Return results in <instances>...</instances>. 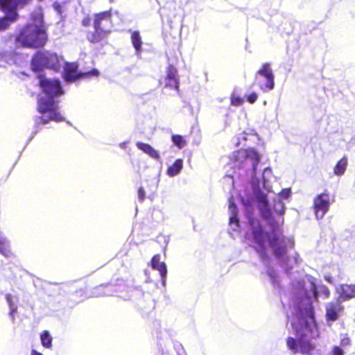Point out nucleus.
<instances>
[{"mask_svg":"<svg viewBox=\"0 0 355 355\" xmlns=\"http://www.w3.org/2000/svg\"><path fill=\"white\" fill-rule=\"evenodd\" d=\"M39 80L38 85L42 93L46 97L37 99V110L42 116L39 117V123L45 125L50 121L57 123L65 121V118L59 112V105L55 98L64 94V91L58 79L47 78L44 74L37 76Z\"/></svg>","mask_w":355,"mask_h":355,"instance_id":"obj_1","label":"nucleus"},{"mask_svg":"<svg viewBox=\"0 0 355 355\" xmlns=\"http://www.w3.org/2000/svg\"><path fill=\"white\" fill-rule=\"evenodd\" d=\"M248 223L251 226V232L248 239L262 258L267 256L266 242L272 248L274 256L279 259L286 255L288 243H290L291 248L293 247V241L284 236L282 232L278 233L275 229L270 232H266L259 220L254 218H250Z\"/></svg>","mask_w":355,"mask_h":355,"instance_id":"obj_2","label":"nucleus"},{"mask_svg":"<svg viewBox=\"0 0 355 355\" xmlns=\"http://www.w3.org/2000/svg\"><path fill=\"white\" fill-rule=\"evenodd\" d=\"M296 338L288 336L286 338L288 349L294 354L312 355L315 349V345L309 338H318L320 336L315 321L314 313L311 307L307 310V318L303 317L298 324L295 327Z\"/></svg>","mask_w":355,"mask_h":355,"instance_id":"obj_3","label":"nucleus"},{"mask_svg":"<svg viewBox=\"0 0 355 355\" xmlns=\"http://www.w3.org/2000/svg\"><path fill=\"white\" fill-rule=\"evenodd\" d=\"M112 9L95 12L91 17L85 15L81 20L83 27L92 25V31L86 33L87 40L93 44L104 46L108 44V37L112 33L114 26Z\"/></svg>","mask_w":355,"mask_h":355,"instance_id":"obj_4","label":"nucleus"},{"mask_svg":"<svg viewBox=\"0 0 355 355\" xmlns=\"http://www.w3.org/2000/svg\"><path fill=\"white\" fill-rule=\"evenodd\" d=\"M15 43L23 48L43 47L48 41V35L43 26L27 24L24 26L15 39Z\"/></svg>","mask_w":355,"mask_h":355,"instance_id":"obj_5","label":"nucleus"},{"mask_svg":"<svg viewBox=\"0 0 355 355\" xmlns=\"http://www.w3.org/2000/svg\"><path fill=\"white\" fill-rule=\"evenodd\" d=\"M59 64L58 56L55 53L49 51H37L31 61V67L33 71L39 72L43 68H55Z\"/></svg>","mask_w":355,"mask_h":355,"instance_id":"obj_6","label":"nucleus"},{"mask_svg":"<svg viewBox=\"0 0 355 355\" xmlns=\"http://www.w3.org/2000/svg\"><path fill=\"white\" fill-rule=\"evenodd\" d=\"M230 159L237 166H243L248 161H250L254 170L260 162V155L253 148H240L230 155Z\"/></svg>","mask_w":355,"mask_h":355,"instance_id":"obj_7","label":"nucleus"},{"mask_svg":"<svg viewBox=\"0 0 355 355\" xmlns=\"http://www.w3.org/2000/svg\"><path fill=\"white\" fill-rule=\"evenodd\" d=\"M257 84L263 92L272 90L275 87V76L269 62L263 63L255 74L254 85Z\"/></svg>","mask_w":355,"mask_h":355,"instance_id":"obj_8","label":"nucleus"},{"mask_svg":"<svg viewBox=\"0 0 355 355\" xmlns=\"http://www.w3.org/2000/svg\"><path fill=\"white\" fill-rule=\"evenodd\" d=\"M76 62H66L63 71V78L66 82H75L80 79L90 78L99 76L98 69L94 68L88 71L79 72Z\"/></svg>","mask_w":355,"mask_h":355,"instance_id":"obj_9","label":"nucleus"},{"mask_svg":"<svg viewBox=\"0 0 355 355\" xmlns=\"http://www.w3.org/2000/svg\"><path fill=\"white\" fill-rule=\"evenodd\" d=\"M9 4L8 0H0V9L6 15L0 17V32L8 29L18 17L17 9L11 8Z\"/></svg>","mask_w":355,"mask_h":355,"instance_id":"obj_10","label":"nucleus"},{"mask_svg":"<svg viewBox=\"0 0 355 355\" xmlns=\"http://www.w3.org/2000/svg\"><path fill=\"white\" fill-rule=\"evenodd\" d=\"M330 198L327 191L318 194L313 199V209L318 219H321L329 209Z\"/></svg>","mask_w":355,"mask_h":355,"instance_id":"obj_11","label":"nucleus"},{"mask_svg":"<svg viewBox=\"0 0 355 355\" xmlns=\"http://www.w3.org/2000/svg\"><path fill=\"white\" fill-rule=\"evenodd\" d=\"M178 71L177 68L172 64H168L166 70L164 87L175 89L180 92Z\"/></svg>","mask_w":355,"mask_h":355,"instance_id":"obj_12","label":"nucleus"},{"mask_svg":"<svg viewBox=\"0 0 355 355\" xmlns=\"http://www.w3.org/2000/svg\"><path fill=\"white\" fill-rule=\"evenodd\" d=\"M150 266L153 269L159 272L162 282L164 284L167 275V269L166 263L161 261V256L159 254H156L152 257Z\"/></svg>","mask_w":355,"mask_h":355,"instance_id":"obj_13","label":"nucleus"},{"mask_svg":"<svg viewBox=\"0 0 355 355\" xmlns=\"http://www.w3.org/2000/svg\"><path fill=\"white\" fill-rule=\"evenodd\" d=\"M343 310L339 303H330L326 306V318L327 320L336 321L338 318V313Z\"/></svg>","mask_w":355,"mask_h":355,"instance_id":"obj_14","label":"nucleus"},{"mask_svg":"<svg viewBox=\"0 0 355 355\" xmlns=\"http://www.w3.org/2000/svg\"><path fill=\"white\" fill-rule=\"evenodd\" d=\"M136 146L139 150L149 155L150 157L157 160L160 159L159 153L150 144L138 141L136 143Z\"/></svg>","mask_w":355,"mask_h":355,"instance_id":"obj_15","label":"nucleus"},{"mask_svg":"<svg viewBox=\"0 0 355 355\" xmlns=\"http://www.w3.org/2000/svg\"><path fill=\"white\" fill-rule=\"evenodd\" d=\"M339 294L342 299L349 300L355 297V284H342L339 288Z\"/></svg>","mask_w":355,"mask_h":355,"instance_id":"obj_16","label":"nucleus"},{"mask_svg":"<svg viewBox=\"0 0 355 355\" xmlns=\"http://www.w3.org/2000/svg\"><path fill=\"white\" fill-rule=\"evenodd\" d=\"M183 167V161L182 159H177L171 166L167 168L166 173L171 177L178 175Z\"/></svg>","mask_w":355,"mask_h":355,"instance_id":"obj_17","label":"nucleus"},{"mask_svg":"<svg viewBox=\"0 0 355 355\" xmlns=\"http://www.w3.org/2000/svg\"><path fill=\"white\" fill-rule=\"evenodd\" d=\"M347 157L346 156H344L339 159L334 168V174L338 176L344 174L347 168Z\"/></svg>","mask_w":355,"mask_h":355,"instance_id":"obj_18","label":"nucleus"},{"mask_svg":"<svg viewBox=\"0 0 355 355\" xmlns=\"http://www.w3.org/2000/svg\"><path fill=\"white\" fill-rule=\"evenodd\" d=\"M131 42L132 46L135 49L137 52H141L142 49V40L138 31H135L131 33Z\"/></svg>","mask_w":355,"mask_h":355,"instance_id":"obj_19","label":"nucleus"},{"mask_svg":"<svg viewBox=\"0 0 355 355\" xmlns=\"http://www.w3.org/2000/svg\"><path fill=\"white\" fill-rule=\"evenodd\" d=\"M40 340L42 345L47 349H50L52 347L53 338L50 335L49 332L46 330L43 331L40 334Z\"/></svg>","mask_w":355,"mask_h":355,"instance_id":"obj_20","label":"nucleus"},{"mask_svg":"<svg viewBox=\"0 0 355 355\" xmlns=\"http://www.w3.org/2000/svg\"><path fill=\"white\" fill-rule=\"evenodd\" d=\"M0 253L5 257H9L11 255V250L8 242L5 239L0 237Z\"/></svg>","mask_w":355,"mask_h":355,"instance_id":"obj_21","label":"nucleus"},{"mask_svg":"<svg viewBox=\"0 0 355 355\" xmlns=\"http://www.w3.org/2000/svg\"><path fill=\"white\" fill-rule=\"evenodd\" d=\"M171 139L173 144L177 146L179 148H182L186 144V141L184 139L182 136L180 135H174L172 136Z\"/></svg>","mask_w":355,"mask_h":355,"instance_id":"obj_22","label":"nucleus"},{"mask_svg":"<svg viewBox=\"0 0 355 355\" xmlns=\"http://www.w3.org/2000/svg\"><path fill=\"white\" fill-rule=\"evenodd\" d=\"M10 2L9 6L12 8L23 7L28 3L30 0H8Z\"/></svg>","mask_w":355,"mask_h":355,"instance_id":"obj_23","label":"nucleus"},{"mask_svg":"<svg viewBox=\"0 0 355 355\" xmlns=\"http://www.w3.org/2000/svg\"><path fill=\"white\" fill-rule=\"evenodd\" d=\"M257 201L261 205L263 208H267L268 205L267 195L265 193H260L257 196Z\"/></svg>","mask_w":355,"mask_h":355,"instance_id":"obj_24","label":"nucleus"},{"mask_svg":"<svg viewBox=\"0 0 355 355\" xmlns=\"http://www.w3.org/2000/svg\"><path fill=\"white\" fill-rule=\"evenodd\" d=\"M231 105L234 106H240L243 103V99L238 96H234L232 95L231 96Z\"/></svg>","mask_w":355,"mask_h":355,"instance_id":"obj_25","label":"nucleus"},{"mask_svg":"<svg viewBox=\"0 0 355 355\" xmlns=\"http://www.w3.org/2000/svg\"><path fill=\"white\" fill-rule=\"evenodd\" d=\"M258 98V96L255 92H252L250 94L246 96V99L248 102L252 104L257 101Z\"/></svg>","mask_w":355,"mask_h":355,"instance_id":"obj_26","label":"nucleus"},{"mask_svg":"<svg viewBox=\"0 0 355 355\" xmlns=\"http://www.w3.org/2000/svg\"><path fill=\"white\" fill-rule=\"evenodd\" d=\"M137 194H138L139 200L141 202H143L145 199V191H144V188L139 187L137 190Z\"/></svg>","mask_w":355,"mask_h":355,"instance_id":"obj_27","label":"nucleus"},{"mask_svg":"<svg viewBox=\"0 0 355 355\" xmlns=\"http://www.w3.org/2000/svg\"><path fill=\"white\" fill-rule=\"evenodd\" d=\"M230 223H235L237 226L239 224V220L237 217V212L234 211V214H232L230 218Z\"/></svg>","mask_w":355,"mask_h":355,"instance_id":"obj_28","label":"nucleus"},{"mask_svg":"<svg viewBox=\"0 0 355 355\" xmlns=\"http://www.w3.org/2000/svg\"><path fill=\"white\" fill-rule=\"evenodd\" d=\"M291 189H282L280 192V195L284 198H288L291 195Z\"/></svg>","mask_w":355,"mask_h":355,"instance_id":"obj_29","label":"nucleus"},{"mask_svg":"<svg viewBox=\"0 0 355 355\" xmlns=\"http://www.w3.org/2000/svg\"><path fill=\"white\" fill-rule=\"evenodd\" d=\"M333 354L334 355H343V351L340 347H339L338 346H335L333 348Z\"/></svg>","mask_w":355,"mask_h":355,"instance_id":"obj_30","label":"nucleus"},{"mask_svg":"<svg viewBox=\"0 0 355 355\" xmlns=\"http://www.w3.org/2000/svg\"><path fill=\"white\" fill-rule=\"evenodd\" d=\"M229 208H230V211H232V214H234V211L237 212V207L234 202H230Z\"/></svg>","mask_w":355,"mask_h":355,"instance_id":"obj_31","label":"nucleus"},{"mask_svg":"<svg viewBox=\"0 0 355 355\" xmlns=\"http://www.w3.org/2000/svg\"><path fill=\"white\" fill-rule=\"evenodd\" d=\"M6 300H7L8 304H9L10 307H12V306H14L13 305V302H12V296H11L10 294H8L6 295Z\"/></svg>","mask_w":355,"mask_h":355,"instance_id":"obj_32","label":"nucleus"},{"mask_svg":"<svg viewBox=\"0 0 355 355\" xmlns=\"http://www.w3.org/2000/svg\"><path fill=\"white\" fill-rule=\"evenodd\" d=\"M349 342H350L349 339L348 338H344L341 340V344L343 345H347L349 344Z\"/></svg>","mask_w":355,"mask_h":355,"instance_id":"obj_33","label":"nucleus"},{"mask_svg":"<svg viewBox=\"0 0 355 355\" xmlns=\"http://www.w3.org/2000/svg\"><path fill=\"white\" fill-rule=\"evenodd\" d=\"M10 314L13 316L14 313H15L17 312V308L15 307L14 306H12V307H10Z\"/></svg>","mask_w":355,"mask_h":355,"instance_id":"obj_34","label":"nucleus"},{"mask_svg":"<svg viewBox=\"0 0 355 355\" xmlns=\"http://www.w3.org/2000/svg\"><path fill=\"white\" fill-rule=\"evenodd\" d=\"M31 355H42V354L37 352L35 349H32Z\"/></svg>","mask_w":355,"mask_h":355,"instance_id":"obj_35","label":"nucleus"},{"mask_svg":"<svg viewBox=\"0 0 355 355\" xmlns=\"http://www.w3.org/2000/svg\"><path fill=\"white\" fill-rule=\"evenodd\" d=\"M114 1V0H109L110 3H113Z\"/></svg>","mask_w":355,"mask_h":355,"instance_id":"obj_36","label":"nucleus"}]
</instances>
